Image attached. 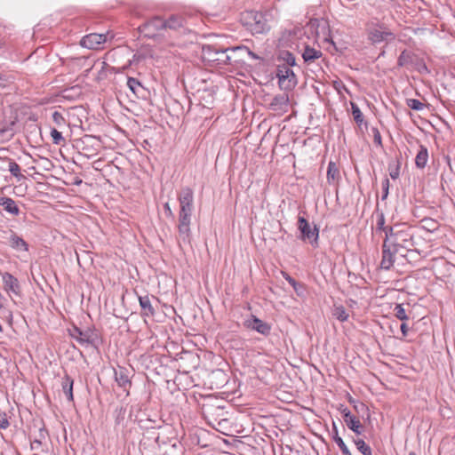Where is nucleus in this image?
<instances>
[{
    "label": "nucleus",
    "instance_id": "nucleus-41",
    "mask_svg": "<svg viewBox=\"0 0 455 455\" xmlns=\"http://www.w3.org/2000/svg\"><path fill=\"white\" fill-rule=\"evenodd\" d=\"M377 228L385 232V228H388L389 227L385 226V218L384 215L381 214L380 217L377 220Z\"/></svg>",
    "mask_w": 455,
    "mask_h": 455
},
{
    "label": "nucleus",
    "instance_id": "nucleus-28",
    "mask_svg": "<svg viewBox=\"0 0 455 455\" xmlns=\"http://www.w3.org/2000/svg\"><path fill=\"white\" fill-rule=\"evenodd\" d=\"M388 171L391 179L396 180L400 176V162L399 160L393 161L388 164Z\"/></svg>",
    "mask_w": 455,
    "mask_h": 455
},
{
    "label": "nucleus",
    "instance_id": "nucleus-14",
    "mask_svg": "<svg viewBox=\"0 0 455 455\" xmlns=\"http://www.w3.org/2000/svg\"><path fill=\"white\" fill-rule=\"evenodd\" d=\"M8 245L17 251H28V243L20 236H19L15 232L10 231V235L8 237Z\"/></svg>",
    "mask_w": 455,
    "mask_h": 455
},
{
    "label": "nucleus",
    "instance_id": "nucleus-21",
    "mask_svg": "<svg viewBox=\"0 0 455 455\" xmlns=\"http://www.w3.org/2000/svg\"><path fill=\"white\" fill-rule=\"evenodd\" d=\"M323 55L320 50L311 48L308 45L304 46L302 51V58L307 64L313 63L315 60L321 58Z\"/></svg>",
    "mask_w": 455,
    "mask_h": 455
},
{
    "label": "nucleus",
    "instance_id": "nucleus-5",
    "mask_svg": "<svg viewBox=\"0 0 455 455\" xmlns=\"http://www.w3.org/2000/svg\"><path fill=\"white\" fill-rule=\"evenodd\" d=\"M276 76L278 84L282 90L290 91L297 85V78L291 67L277 65Z\"/></svg>",
    "mask_w": 455,
    "mask_h": 455
},
{
    "label": "nucleus",
    "instance_id": "nucleus-45",
    "mask_svg": "<svg viewBox=\"0 0 455 455\" xmlns=\"http://www.w3.org/2000/svg\"><path fill=\"white\" fill-rule=\"evenodd\" d=\"M294 291L297 292V294H300L304 289V286L303 284L299 283V285H296V286H292Z\"/></svg>",
    "mask_w": 455,
    "mask_h": 455
},
{
    "label": "nucleus",
    "instance_id": "nucleus-8",
    "mask_svg": "<svg viewBox=\"0 0 455 455\" xmlns=\"http://www.w3.org/2000/svg\"><path fill=\"white\" fill-rule=\"evenodd\" d=\"M399 251L395 248H393L391 244H389L386 240H384L382 244V259L380 261V267L385 270H389L395 262V255Z\"/></svg>",
    "mask_w": 455,
    "mask_h": 455
},
{
    "label": "nucleus",
    "instance_id": "nucleus-31",
    "mask_svg": "<svg viewBox=\"0 0 455 455\" xmlns=\"http://www.w3.org/2000/svg\"><path fill=\"white\" fill-rule=\"evenodd\" d=\"M351 108H352V115L354 116L355 123L358 124H361L363 121V113L361 112L359 107L355 103H351Z\"/></svg>",
    "mask_w": 455,
    "mask_h": 455
},
{
    "label": "nucleus",
    "instance_id": "nucleus-19",
    "mask_svg": "<svg viewBox=\"0 0 455 455\" xmlns=\"http://www.w3.org/2000/svg\"><path fill=\"white\" fill-rule=\"evenodd\" d=\"M140 306L141 307V315L145 317H151L155 315L156 310L151 303L148 296L139 297Z\"/></svg>",
    "mask_w": 455,
    "mask_h": 455
},
{
    "label": "nucleus",
    "instance_id": "nucleus-40",
    "mask_svg": "<svg viewBox=\"0 0 455 455\" xmlns=\"http://www.w3.org/2000/svg\"><path fill=\"white\" fill-rule=\"evenodd\" d=\"M288 103L287 96H277L274 99L273 104L275 105H286Z\"/></svg>",
    "mask_w": 455,
    "mask_h": 455
},
{
    "label": "nucleus",
    "instance_id": "nucleus-13",
    "mask_svg": "<svg viewBox=\"0 0 455 455\" xmlns=\"http://www.w3.org/2000/svg\"><path fill=\"white\" fill-rule=\"evenodd\" d=\"M341 414L344 419V422L347 426L349 429H351L356 435H361L363 432V425L361 424L358 418L352 415L351 411L347 408H344L341 411Z\"/></svg>",
    "mask_w": 455,
    "mask_h": 455
},
{
    "label": "nucleus",
    "instance_id": "nucleus-3",
    "mask_svg": "<svg viewBox=\"0 0 455 455\" xmlns=\"http://www.w3.org/2000/svg\"><path fill=\"white\" fill-rule=\"evenodd\" d=\"M385 234L384 240L398 251L400 248L411 250L414 245L413 235L404 225H395L392 228H385Z\"/></svg>",
    "mask_w": 455,
    "mask_h": 455
},
{
    "label": "nucleus",
    "instance_id": "nucleus-37",
    "mask_svg": "<svg viewBox=\"0 0 455 455\" xmlns=\"http://www.w3.org/2000/svg\"><path fill=\"white\" fill-rule=\"evenodd\" d=\"M10 426L7 415L4 411L0 410V429H6Z\"/></svg>",
    "mask_w": 455,
    "mask_h": 455
},
{
    "label": "nucleus",
    "instance_id": "nucleus-15",
    "mask_svg": "<svg viewBox=\"0 0 455 455\" xmlns=\"http://www.w3.org/2000/svg\"><path fill=\"white\" fill-rule=\"evenodd\" d=\"M72 339H76L81 346H88L92 343V333L88 331H84L77 327L69 331Z\"/></svg>",
    "mask_w": 455,
    "mask_h": 455
},
{
    "label": "nucleus",
    "instance_id": "nucleus-34",
    "mask_svg": "<svg viewBox=\"0 0 455 455\" xmlns=\"http://www.w3.org/2000/svg\"><path fill=\"white\" fill-rule=\"evenodd\" d=\"M127 85L134 94H137L139 92L140 88L141 87L140 83L133 77L128 78Z\"/></svg>",
    "mask_w": 455,
    "mask_h": 455
},
{
    "label": "nucleus",
    "instance_id": "nucleus-35",
    "mask_svg": "<svg viewBox=\"0 0 455 455\" xmlns=\"http://www.w3.org/2000/svg\"><path fill=\"white\" fill-rule=\"evenodd\" d=\"M51 136L52 138V142L55 145H60L61 142H64L65 140L62 136V133L56 130L55 128L52 129L51 131Z\"/></svg>",
    "mask_w": 455,
    "mask_h": 455
},
{
    "label": "nucleus",
    "instance_id": "nucleus-22",
    "mask_svg": "<svg viewBox=\"0 0 455 455\" xmlns=\"http://www.w3.org/2000/svg\"><path fill=\"white\" fill-rule=\"evenodd\" d=\"M73 385H74L73 379L70 376H68V374H65V376L62 378L61 387H62V390H63L64 394L66 395V396L69 402H72L74 400Z\"/></svg>",
    "mask_w": 455,
    "mask_h": 455
},
{
    "label": "nucleus",
    "instance_id": "nucleus-16",
    "mask_svg": "<svg viewBox=\"0 0 455 455\" xmlns=\"http://www.w3.org/2000/svg\"><path fill=\"white\" fill-rule=\"evenodd\" d=\"M0 206H3L4 210L12 217L18 216L20 213L17 203L11 197H0Z\"/></svg>",
    "mask_w": 455,
    "mask_h": 455
},
{
    "label": "nucleus",
    "instance_id": "nucleus-43",
    "mask_svg": "<svg viewBox=\"0 0 455 455\" xmlns=\"http://www.w3.org/2000/svg\"><path fill=\"white\" fill-rule=\"evenodd\" d=\"M164 211H165V213L167 216L171 217V218H174V214L170 207V204L169 203H165L164 204Z\"/></svg>",
    "mask_w": 455,
    "mask_h": 455
},
{
    "label": "nucleus",
    "instance_id": "nucleus-6",
    "mask_svg": "<svg viewBox=\"0 0 455 455\" xmlns=\"http://www.w3.org/2000/svg\"><path fill=\"white\" fill-rule=\"evenodd\" d=\"M246 25L252 34H262L269 29L267 20L261 12H249L246 14Z\"/></svg>",
    "mask_w": 455,
    "mask_h": 455
},
{
    "label": "nucleus",
    "instance_id": "nucleus-49",
    "mask_svg": "<svg viewBox=\"0 0 455 455\" xmlns=\"http://www.w3.org/2000/svg\"><path fill=\"white\" fill-rule=\"evenodd\" d=\"M2 331H3V327H2V325L0 324V332H2Z\"/></svg>",
    "mask_w": 455,
    "mask_h": 455
},
{
    "label": "nucleus",
    "instance_id": "nucleus-24",
    "mask_svg": "<svg viewBox=\"0 0 455 455\" xmlns=\"http://www.w3.org/2000/svg\"><path fill=\"white\" fill-rule=\"evenodd\" d=\"M277 60L280 62L279 64L285 65L287 67H293L296 64L294 55L289 51L285 50L279 52Z\"/></svg>",
    "mask_w": 455,
    "mask_h": 455
},
{
    "label": "nucleus",
    "instance_id": "nucleus-12",
    "mask_svg": "<svg viewBox=\"0 0 455 455\" xmlns=\"http://www.w3.org/2000/svg\"><path fill=\"white\" fill-rule=\"evenodd\" d=\"M3 283L4 291L11 296L13 293L16 296L20 295V285L18 279L12 274L5 272L3 274Z\"/></svg>",
    "mask_w": 455,
    "mask_h": 455
},
{
    "label": "nucleus",
    "instance_id": "nucleus-36",
    "mask_svg": "<svg viewBox=\"0 0 455 455\" xmlns=\"http://www.w3.org/2000/svg\"><path fill=\"white\" fill-rule=\"evenodd\" d=\"M333 441L335 443L339 446L342 455L347 454V451H349L346 443H344L343 439L340 436H333Z\"/></svg>",
    "mask_w": 455,
    "mask_h": 455
},
{
    "label": "nucleus",
    "instance_id": "nucleus-11",
    "mask_svg": "<svg viewBox=\"0 0 455 455\" xmlns=\"http://www.w3.org/2000/svg\"><path fill=\"white\" fill-rule=\"evenodd\" d=\"M108 34L92 33L84 36L80 42L83 47L88 49H98V47L107 41Z\"/></svg>",
    "mask_w": 455,
    "mask_h": 455
},
{
    "label": "nucleus",
    "instance_id": "nucleus-1",
    "mask_svg": "<svg viewBox=\"0 0 455 455\" xmlns=\"http://www.w3.org/2000/svg\"><path fill=\"white\" fill-rule=\"evenodd\" d=\"M180 204L178 232L179 237L184 243H190L191 218L194 211V192L190 188H183L178 196Z\"/></svg>",
    "mask_w": 455,
    "mask_h": 455
},
{
    "label": "nucleus",
    "instance_id": "nucleus-39",
    "mask_svg": "<svg viewBox=\"0 0 455 455\" xmlns=\"http://www.w3.org/2000/svg\"><path fill=\"white\" fill-rule=\"evenodd\" d=\"M389 186H390L389 180L387 178L384 179V180L382 181V196H381L382 200L387 199V197L388 196Z\"/></svg>",
    "mask_w": 455,
    "mask_h": 455
},
{
    "label": "nucleus",
    "instance_id": "nucleus-25",
    "mask_svg": "<svg viewBox=\"0 0 455 455\" xmlns=\"http://www.w3.org/2000/svg\"><path fill=\"white\" fill-rule=\"evenodd\" d=\"M165 29L177 30L183 27L184 19L180 15H172L168 20H164Z\"/></svg>",
    "mask_w": 455,
    "mask_h": 455
},
{
    "label": "nucleus",
    "instance_id": "nucleus-29",
    "mask_svg": "<svg viewBox=\"0 0 455 455\" xmlns=\"http://www.w3.org/2000/svg\"><path fill=\"white\" fill-rule=\"evenodd\" d=\"M394 312L395 317L401 321H405L409 318L402 304H396Z\"/></svg>",
    "mask_w": 455,
    "mask_h": 455
},
{
    "label": "nucleus",
    "instance_id": "nucleus-32",
    "mask_svg": "<svg viewBox=\"0 0 455 455\" xmlns=\"http://www.w3.org/2000/svg\"><path fill=\"white\" fill-rule=\"evenodd\" d=\"M9 172L16 178L23 177L20 174V165L12 159L9 160Z\"/></svg>",
    "mask_w": 455,
    "mask_h": 455
},
{
    "label": "nucleus",
    "instance_id": "nucleus-50",
    "mask_svg": "<svg viewBox=\"0 0 455 455\" xmlns=\"http://www.w3.org/2000/svg\"><path fill=\"white\" fill-rule=\"evenodd\" d=\"M410 455H415V453L414 452H411Z\"/></svg>",
    "mask_w": 455,
    "mask_h": 455
},
{
    "label": "nucleus",
    "instance_id": "nucleus-23",
    "mask_svg": "<svg viewBox=\"0 0 455 455\" xmlns=\"http://www.w3.org/2000/svg\"><path fill=\"white\" fill-rule=\"evenodd\" d=\"M428 160V151L424 145L419 146V150L415 158V164L419 169H424Z\"/></svg>",
    "mask_w": 455,
    "mask_h": 455
},
{
    "label": "nucleus",
    "instance_id": "nucleus-2",
    "mask_svg": "<svg viewBox=\"0 0 455 455\" xmlns=\"http://www.w3.org/2000/svg\"><path fill=\"white\" fill-rule=\"evenodd\" d=\"M367 39L372 44L385 43L386 44L395 40V33L391 28L379 19L373 17L365 24Z\"/></svg>",
    "mask_w": 455,
    "mask_h": 455
},
{
    "label": "nucleus",
    "instance_id": "nucleus-42",
    "mask_svg": "<svg viewBox=\"0 0 455 455\" xmlns=\"http://www.w3.org/2000/svg\"><path fill=\"white\" fill-rule=\"evenodd\" d=\"M283 276L291 286L299 285V283L287 273L283 272Z\"/></svg>",
    "mask_w": 455,
    "mask_h": 455
},
{
    "label": "nucleus",
    "instance_id": "nucleus-46",
    "mask_svg": "<svg viewBox=\"0 0 455 455\" xmlns=\"http://www.w3.org/2000/svg\"><path fill=\"white\" fill-rule=\"evenodd\" d=\"M52 117L55 122H59L60 119H62V116L59 112H54Z\"/></svg>",
    "mask_w": 455,
    "mask_h": 455
},
{
    "label": "nucleus",
    "instance_id": "nucleus-7",
    "mask_svg": "<svg viewBox=\"0 0 455 455\" xmlns=\"http://www.w3.org/2000/svg\"><path fill=\"white\" fill-rule=\"evenodd\" d=\"M161 29H165V23L164 20L159 16L153 17L140 27V32L144 33L146 36L150 38L154 37L156 35V32Z\"/></svg>",
    "mask_w": 455,
    "mask_h": 455
},
{
    "label": "nucleus",
    "instance_id": "nucleus-17",
    "mask_svg": "<svg viewBox=\"0 0 455 455\" xmlns=\"http://www.w3.org/2000/svg\"><path fill=\"white\" fill-rule=\"evenodd\" d=\"M115 379L118 386L121 387L128 394L132 383L127 370L124 368H120L119 370L115 371Z\"/></svg>",
    "mask_w": 455,
    "mask_h": 455
},
{
    "label": "nucleus",
    "instance_id": "nucleus-26",
    "mask_svg": "<svg viewBox=\"0 0 455 455\" xmlns=\"http://www.w3.org/2000/svg\"><path fill=\"white\" fill-rule=\"evenodd\" d=\"M301 34L300 28H293L291 30H285L282 36L281 40L283 42V44H288L289 41L293 38H297L299 35Z\"/></svg>",
    "mask_w": 455,
    "mask_h": 455
},
{
    "label": "nucleus",
    "instance_id": "nucleus-47",
    "mask_svg": "<svg viewBox=\"0 0 455 455\" xmlns=\"http://www.w3.org/2000/svg\"><path fill=\"white\" fill-rule=\"evenodd\" d=\"M333 436H339L338 429H337V427L335 426L333 427Z\"/></svg>",
    "mask_w": 455,
    "mask_h": 455
},
{
    "label": "nucleus",
    "instance_id": "nucleus-10",
    "mask_svg": "<svg viewBox=\"0 0 455 455\" xmlns=\"http://www.w3.org/2000/svg\"><path fill=\"white\" fill-rule=\"evenodd\" d=\"M243 325L246 328L253 330L262 335L267 336L270 334L271 326L254 315H251V318L245 320L243 322Z\"/></svg>",
    "mask_w": 455,
    "mask_h": 455
},
{
    "label": "nucleus",
    "instance_id": "nucleus-38",
    "mask_svg": "<svg viewBox=\"0 0 455 455\" xmlns=\"http://www.w3.org/2000/svg\"><path fill=\"white\" fill-rule=\"evenodd\" d=\"M371 132L373 136V142L378 146H382L381 135L378 128L372 127Z\"/></svg>",
    "mask_w": 455,
    "mask_h": 455
},
{
    "label": "nucleus",
    "instance_id": "nucleus-48",
    "mask_svg": "<svg viewBox=\"0 0 455 455\" xmlns=\"http://www.w3.org/2000/svg\"><path fill=\"white\" fill-rule=\"evenodd\" d=\"M343 455H352L350 451H347V454H343Z\"/></svg>",
    "mask_w": 455,
    "mask_h": 455
},
{
    "label": "nucleus",
    "instance_id": "nucleus-20",
    "mask_svg": "<svg viewBox=\"0 0 455 455\" xmlns=\"http://www.w3.org/2000/svg\"><path fill=\"white\" fill-rule=\"evenodd\" d=\"M48 435L47 431L44 428H39L37 434L35 435L33 440H31V449L34 451H44V443Z\"/></svg>",
    "mask_w": 455,
    "mask_h": 455
},
{
    "label": "nucleus",
    "instance_id": "nucleus-4",
    "mask_svg": "<svg viewBox=\"0 0 455 455\" xmlns=\"http://www.w3.org/2000/svg\"><path fill=\"white\" fill-rule=\"evenodd\" d=\"M298 229L300 232L301 240H307L314 247L318 246L319 229L316 225L311 227L304 217L299 216L298 218Z\"/></svg>",
    "mask_w": 455,
    "mask_h": 455
},
{
    "label": "nucleus",
    "instance_id": "nucleus-9",
    "mask_svg": "<svg viewBox=\"0 0 455 455\" xmlns=\"http://www.w3.org/2000/svg\"><path fill=\"white\" fill-rule=\"evenodd\" d=\"M228 51H231L233 52H235L236 51L245 52L253 60H260L261 59L259 55H257L256 53L251 52L249 48H247L245 46H237V47H233V48H226V49L217 50L216 54L220 55V57H218L216 60L225 62V63H231L232 58L227 54V52H228Z\"/></svg>",
    "mask_w": 455,
    "mask_h": 455
},
{
    "label": "nucleus",
    "instance_id": "nucleus-44",
    "mask_svg": "<svg viewBox=\"0 0 455 455\" xmlns=\"http://www.w3.org/2000/svg\"><path fill=\"white\" fill-rule=\"evenodd\" d=\"M400 329L403 333V336L406 337L408 334V330H409L407 324L405 323H403L400 326Z\"/></svg>",
    "mask_w": 455,
    "mask_h": 455
},
{
    "label": "nucleus",
    "instance_id": "nucleus-18",
    "mask_svg": "<svg viewBox=\"0 0 455 455\" xmlns=\"http://www.w3.org/2000/svg\"><path fill=\"white\" fill-rule=\"evenodd\" d=\"M340 180V172L336 163L331 161L328 164L327 181L329 184L337 186Z\"/></svg>",
    "mask_w": 455,
    "mask_h": 455
},
{
    "label": "nucleus",
    "instance_id": "nucleus-33",
    "mask_svg": "<svg viewBox=\"0 0 455 455\" xmlns=\"http://www.w3.org/2000/svg\"><path fill=\"white\" fill-rule=\"evenodd\" d=\"M407 106L413 110L420 111L424 108L425 105L420 100L416 99H408Z\"/></svg>",
    "mask_w": 455,
    "mask_h": 455
},
{
    "label": "nucleus",
    "instance_id": "nucleus-27",
    "mask_svg": "<svg viewBox=\"0 0 455 455\" xmlns=\"http://www.w3.org/2000/svg\"><path fill=\"white\" fill-rule=\"evenodd\" d=\"M354 443L363 455H372L371 448L363 439H355Z\"/></svg>",
    "mask_w": 455,
    "mask_h": 455
},
{
    "label": "nucleus",
    "instance_id": "nucleus-30",
    "mask_svg": "<svg viewBox=\"0 0 455 455\" xmlns=\"http://www.w3.org/2000/svg\"><path fill=\"white\" fill-rule=\"evenodd\" d=\"M333 315L340 322H345L348 318V314L343 307H337L333 311Z\"/></svg>",
    "mask_w": 455,
    "mask_h": 455
}]
</instances>
